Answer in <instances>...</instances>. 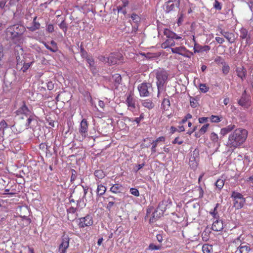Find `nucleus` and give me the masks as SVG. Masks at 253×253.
Instances as JSON below:
<instances>
[{
  "mask_svg": "<svg viewBox=\"0 0 253 253\" xmlns=\"http://www.w3.org/2000/svg\"><path fill=\"white\" fill-rule=\"evenodd\" d=\"M26 28L23 25L14 24L10 26L6 29V34L7 37L12 41L15 44L19 45L23 43L24 41L23 34Z\"/></svg>",
  "mask_w": 253,
  "mask_h": 253,
  "instance_id": "obj_1",
  "label": "nucleus"
},
{
  "mask_svg": "<svg viewBox=\"0 0 253 253\" xmlns=\"http://www.w3.org/2000/svg\"><path fill=\"white\" fill-rule=\"evenodd\" d=\"M248 134V131L245 129L241 128L236 129L229 135L228 145L231 147L240 146L246 141Z\"/></svg>",
  "mask_w": 253,
  "mask_h": 253,
  "instance_id": "obj_2",
  "label": "nucleus"
},
{
  "mask_svg": "<svg viewBox=\"0 0 253 253\" xmlns=\"http://www.w3.org/2000/svg\"><path fill=\"white\" fill-rule=\"evenodd\" d=\"M16 114L17 115H24L28 117L26 122L23 126L20 125L18 123L13 126V127H16L17 132L20 133L24 129L30 127L32 121L34 120V117L31 114V111L28 109L25 103L16 111Z\"/></svg>",
  "mask_w": 253,
  "mask_h": 253,
  "instance_id": "obj_3",
  "label": "nucleus"
},
{
  "mask_svg": "<svg viewBox=\"0 0 253 253\" xmlns=\"http://www.w3.org/2000/svg\"><path fill=\"white\" fill-rule=\"evenodd\" d=\"M155 74L157 79L156 84L158 88V97H159L160 90L163 89L164 84L168 80V73L164 69L159 68L156 71Z\"/></svg>",
  "mask_w": 253,
  "mask_h": 253,
  "instance_id": "obj_4",
  "label": "nucleus"
},
{
  "mask_svg": "<svg viewBox=\"0 0 253 253\" xmlns=\"http://www.w3.org/2000/svg\"><path fill=\"white\" fill-rule=\"evenodd\" d=\"M231 198L233 200V206L236 209H240L243 207L246 199L241 193L235 191H232Z\"/></svg>",
  "mask_w": 253,
  "mask_h": 253,
  "instance_id": "obj_5",
  "label": "nucleus"
},
{
  "mask_svg": "<svg viewBox=\"0 0 253 253\" xmlns=\"http://www.w3.org/2000/svg\"><path fill=\"white\" fill-rule=\"evenodd\" d=\"M88 124L85 119H83L80 124L79 128V136L78 140L83 141L88 136Z\"/></svg>",
  "mask_w": 253,
  "mask_h": 253,
  "instance_id": "obj_6",
  "label": "nucleus"
},
{
  "mask_svg": "<svg viewBox=\"0 0 253 253\" xmlns=\"http://www.w3.org/2000/svg\"><path fill=\"white\" fill-rule=\"evenodd\" d=\"M76 221L81 228L89 227L93 224L92 217L90 214H87L84 217L79 218Z\"/></svg>",
  "mask_w": 253,
  "mask_h": 253,
  "instance_id": "obj_7",
  "label": "nucleus"
},
{
  "mask_svg": "<svg viewBox=\"0 0 253 253\" xmlns=\"http://www.w3.org/2000/svg\"><path fill=\"white\" fill-rule=\"evenodd\" d=\"M123 56L120 53H111L107 58V63L109 64L114 65L117 63H122Z\"/></svg>",
  "mask_w": 253,
  "mask_h": 253,
  "instance_id": "obj_8",
  "label": "nucleus"
},
{
  "mask_svg": "<svg viewBox=\"0 0 253 253\" xmlns=\"http://www.w3.org/2000/svg\"><path fill=\"white\" fill-rule=\"evenodd\" d=\"M126 103L127 106V109L130 111L134 114L136 110V100L133 97L132 93H130L126 97Z\"/></svg>",
  "mask_w": 253,
  "mask_h": 253,
  "instance_id": "obj_9",
  "label": "nucleus"
},
{
  "mask_svg": "<svg viewBox=\"0 0 253 253\" xmlns=\"http://www.w3.org/2000/svg\"><path fill=\"white\" fill-rule=\"evenodd\" d=\"M152 85L150 83H143L138 86L140 96L141 97H146L149 96L148 89L151 87Z\"/></svg>",
  "mask_w": 253,
  "mask_h": 253,
  "instance_id": "obj_10",
  "label": "nucleus"
},
{
  "mask_svg": "<svg viewBox=\"0 0 253 253\" xmlns=\"http://www.w3.org/2000/svg\"><path fill=\"white\" fill-rule=\"evenodd\" d=\"M179 0H169L165 3L164 5L166 12L169 13L174 10L175 8L179 7Z\"/></svg>",
  "mask_w": 253,
  "mask_h": 253,
  "instance_id": "obj_11",
  "label": "nucleus"
},
{
  "mask_svg": "<svg viewBox=\"0 0 253 253\" xmlns=\"http://www.w3.org/2000/svg\"><path fill=\"white\" fill-rule=\"evenodd\" d=\"M70 238L66 234H64L62 237V242L59 247V253H66V250L69 247Z\"/></svg>",
  "mask_w": 253,
  "mask_h": 253,
  "instance_id": "obj_12",
  "label": "nucleus"
},
{
  "mask_svg": "<svg viewBox=\"0 0 253 253\" xmlns=\"http://www.w3.org/2000/svg\"><path fill=\"white\" fill-rule=\"evenodd\" d=\"M41 158H49L51 156V153L48 149L47 145L45 143H42L39 146Z\"/></svg>",
  "mask_w": 253,
  "mask_h": 253,
  "instance_id": "obj_13",
  "label": "nucleus"
},
{
  "mask_svg": "<svg viewBox=\"0 0 253 253\" xmlns=\"http://www.w3.org/2000/svg\"><path fill=\"white\" fill-rule=\"evenodd\" d=\"M17 64L16 69H19L23 65V63L25 61V54H24V51L23 49L21 48L19 52L18 53L16 57Z\"/></svg>",
  "mask_w": 253,
  "mask_h": 253,
  "instance_id": "obj_14",
  "label": "nucleus"
},
{
  "mask_svg": "<svg viewBox=\"0 0 253 253\" xmlns=\"http://www.w3.org/2000/svg\"><path fill=\"white\" fill-rule=\"evenodd\" d=\"M211 49V47L209 45H201L198 43H194V52L195 53H203L204 52H208Z\"/></svg>",
  "mask_w": 253,
  "mask_h": 253,
  "instance_id": "obj_15",
  "label": "nucleus"
},
{
  "mask_svg": "<svg viewBox=\"0 0 253 253\" xmlns=\"http://www.w3.org/2000/svg\"><path fill=\"white\" fill-rule=\"evenodd\" d=\"M219 32L221 35L224 37L230 43H233L234 42L235 36L232 33L225 31L222 29H219Z\"/></svg>",
  "mask_w": 253,
  "mask_h": 253,
  "instance_id": "obj_16",
  "label": "nucleus"
},
{
  "mask_svg": "<svg viewBox=\"0 0 253 253\" xmlns=\"http://www.w3.org/2000/svg\"><path fill=\"white\" fill-rule=\"evenodd\" d=\"M237 76L240 78L242 81H243L247 76V70L243 66L239 67L236 70Z\"/></svg>",
  "mask_w": 253,
  "mask_h": 253,
  "instance_id": "obj_17",
  "label": "nucleus"
},
{
  "mask_svg": "<svg viewBox=\"0 0 253 253\" xmlns=\"http://www.w3.org/2000/svg\"><path fill=\"white\" fill-rule=\"evenodd\" d=\"M164 202H162L160 203L158 206V208L157 209H155L154 211H153V213L152 214V216L150 218V222L151 223H154L156 219H157L160 216L161 213L159 212L158 213V209H160L161 205H163Z\"/></svg>",
  "mask_w": 253,
  "mask_h": 253,
  "instance_id": "obj_18",
  "label": "nucleus"
},
{
  "mask_svg": "<svg viewBox=\"0 0 253 253\" xmlns=\"http://www.w3.org/2000/svg\"><path fill=\"white\" fill-rule=\"evenodd\" d=\"M212 229L215 231H220L223 229V223L221 220L218 219L213 221Z\"/></svg>",
  "mask_w": 253,
  "mask_h": 253,
  "instance_id": "obj_19",
  "label": "nucleus"
},
{
  "mask_svg": "<svg viewBox=\"0 0 253 253\" xmlns=\"http://www.w3.org/2000/svg\"><path fill=\"white\" fill-rule=\"evenodd\" d=\"M171 50L173 53L178 54L184 56V53L188 51L186 48L184 46L171 48Z\"/></svg>",
  "mask_w": 253,
  "mask_h": 253,
  "instance_id": "obj_20",
  "label": "nucleus"
},
{
  "mask_svg": "<svg viewBox=\"0 0 253 253\" xmlns=\"http://www.w3.org/2000/svg\"><path fill=\"white\" fill-rule=\"evenodd\" d=\"M240 37L242 39H246L247 43L250 41L251 35L246 28H242L240 30Z\"/></svg>",
  "mask_w": 253,
  "mask_h": 253,
  "instance_id": "obj_21",
  "label": "nucleus"
},
{
  "mask_svg": "<svg viewBox=\"0 0 253 253\" xmlns=\"http://www.w3.org/2000/svg\"><path fill=\"white\" fill-rule=\"evenodd\" d=\"M123 187L121 184H113L110 189V191L115 194L122 193L123 190Z\"/></svg>",
  "mask_w": 253,
  "mask_h": 253,
  "instance_id": "obj_22",
  "label": "nucleus"
},
{
  "mask_svg": "<svg viewBox=\"0 0 253 253\" xmlns=\"http://www.w3.org/2000/svg\"><path fill=\"white\" fill-rule=\"evenodd\" d=\"M97 188L96 193L97 196H101L103 195L106 191V187L103 184L100 183V181L97 182Z\"/></svg>",
  "mask_w": 253,
  "mask_h": 253,
  "instance_id": "obj_23",
  "label": "nucleus"
},
{
  "mask_svg": "<svg viewBox=\"0 0 253 253\" xmlns=\"http://www.w3.org/2000/svg\"><path fill=\"white\" fill-rule=\"evenodd\" d=\"M142 105L148 109V110H151L153 109L155 107V104L153 102L152 100L150 99H147L142 100Z\"/></svg>",
  "mask_w": 253,
  "mask_h": 253,
  "instance_id": "obj_24",
  "label": "nucleus"
},
{
  "mask_svg": "<svg viewBox=\"0 0 253 253\" xmlns=\"http://www.w3.org/2000/svg\"><path fill=\"white\" fill-rule=\"evenodd\" d=\"M175 45V42L173 39H167L161 44V47L163 48L166 49Z\"/></svg>",
  "mask_w": 253,
  "mask_h": 253,
  "instance_id": "obj_25",
  "label": "nucleus"
},
{
  "mask_svg": "<svg viewBox=\"0 0 253 253\" xmlns=\"http://www.w3.org/2000/svg\"><path fill=\"white\" fill-rule=\"evenodd\" d=\"M166 138L165 136L159 137L156 140H153V145L151 147V151L153 152H156V148L158 144L160 142L164 143L165 141Z\"/></svg>",
  "mask_w": 253,
  "mask_h": 253,
  "instance_id": "obj_26",
  "label": "nucleus"
},
{
  "mask_svg": "<svg viewBox=\"0 0 253 253\" xmlns=\"http://www.w3.org/2000/svg\"><path fill=\"white\" fill-rule=\"evenodd\" d=\"M37 17L36 16L34 18L33 21V25L32 26L27 27V28L31 32L35 31L40 28L41 24L39 22L36 21Z\"/></svg>",
  "mask_w": 253,
  "mask_h": 253,
  "instance_id": "obj_27",
  "label": "nucleus"
},
{
  "mask_svg": "<svg viewBox=\"0 0 253 253\" xmlns=\"http://www.w3.org/2000/svg\"><path fill=\"white\" fill-rule=\"evenodd\" d=\"M235 128L234 125H230L227 126L226 127L222 128L221 129L220 133L222 135H225L233 130Z\"/></svg>",
  "mask_w": 253,
  "mask_h": 253,
  "instance_id": "obj_28",
  "label": "nucleus"
},
{
  "mask_svg": "<svg viewBox=\"0 0 253 253\" xmlns=\"http://www.w3.org/2000/svg\"><path fill=\"white\" fill-rule=\"evenodd\" d=\"M170 107V101L168 98H164L161 104V108L164 111H168Z\"/></svg>",
  "mask_w": 253,
  "mask_h": 253,
  "instance_id": "obj_29",
  "label": "nucleus"
},
{
  "mask_svg": "<svg viewBox=\"0 0 253 253\" xmlns=\"http://www.w3.org/2000/svg\"><path fill=\"white\" fill-rule=\"evenodd\" d=\"M238 250L240 253H248L250 250V247L247 245H241Z\"/></svg>",
  "mask_w": 253,
  "mask_h": 253,
  "instance_id": "obj_30",
  "label": "nucleus"
},
{
  "mask_svg": "<svg viewBox=\"0 0 253 253\" xmlns=\"http://www.w3.org/2000/svg\"><path fill=\"white\" fill-rule=\"evenodd\" d=\"M34 63V61H32L30 62L25 63V61L23 63V65L20 66L19 69L20 70L22 71L23 72H26V71L30 68V67Z\"/></svg>",
  "mask_w": 253,
  "mask_h": 253,
  "instance_id": "obj_31",
  "label": "nucleus"
},
{
  "mask_svg": "<svg viewBox=\"0 0 253 253\" xmlns=\"http://www.w3.org/2000/svg\"><path fill=\"white\" fill-rule=\"evenodd\" d=\"M94 174L96 179H101L103 178L105 174L102 170L98 169L94 171Z\"/></svg>",
  "mask_w": 253,
  "mask_h": 253,
  "instance_id": "obj_32",
  "label": "nucleus"
},
{
  "mask_svg": "<svg viewBox=\"0 0 253 253\" xmlns=\"http://www.w3.org/2000/svg\"><path fill=\"white\" fill-rule=\"evenodd\" d=\"M142 146L145 147H149L151 145L152 146L153 145V140L151 138L147 137L144 140V142L142 143Z\"/></svg>",
  "mask_w": 253,
  "mask_h": 253,
  "instance_id": "obj_33",
  "label": "nucleus"
},
{
  "mask_svg": "<svg viewBox=\"0 0 253 253\" xmlns=\"http://www.w3.org/2000/svg\"><path fill=\"white\" fill-rule=\"evenodd\" d=\"M174 33L168 29H165L164 31V34L168 39H173Z\"/></svg>",
  "mask_w": 253,
  "mask_h": 253,
  "instance_id": "obj_34",
  "label": "nucleus"
},
{
  "mask_svg": "<svg viewBox=\"0 0 253 253\" xmlns=\"http://www.w3.org/2000/svg\"><path fill=\"white\" fill-rule=\"evenodd\" d=\"M190 105L193 108H196L199 105V102L196 97H190Z\"/></svg>",
  "mask_w": 253,
  "mask_h": 253,
  "instance_id": "obj_35",
  "label": "nucleus"
},
{
  "mask_svg": "<svg viewBox=\"0 0 253 253\" xmlns=\"http://www.w3.org/2000/svg\"><path fill=\"white\" fill-rule=\"evenodd\" d=\"M215 185L217 188L219 190H221L224 185V180L220 178L216 180Z\"/></svg>",
  "mask_w": 253,
  "mask_h": 253,
  "instance_id": "obj_36",
  "label": "nucleus"
},
{
  "mask_svg": "<svg viewBox=\"0 0 253 253\" xmlns=\"http://www.w3.org/2000/svg\"><path fill=\"white\" fill-rule=\"evenodd\" d=\"M129 2L127 0H122V4L121 5L117 6L118 12L121 11L123 9L128 5Z\"/></svg>",
  "mask_w": 253,
  "mask_h": 253,
  "instance_id": "obj_37",
  "label": "nucleus"
},
{
  "mask_svg": "<svg viewBox=\"0 0 253 253\" xmlns=\"http://www.w3.org/2000/svg\"><path fill=\"white\" fill-rule=\"evenodd\" d=\"M218 206V204H217L215 207L214 208L212 211H210V214L213 216L214 220H217L219 219V215H218L217 211V208Z\"/></svg>",
  "mask_w": 253,
  "mask_h": 253,
  "instance_id": "obj_38",
  "label": "nucleus"
},
{
  "mask_svg": "<svg viewBox=\"0 0 253 253\" xmlns=\"http://www.w3.org/2000/svg\"><path fill=\"white\" fill-rule=\"evenodd\" d=\"M189 165L192 169H195L197 167L198 162L196 159H189Z\"/></svg>",
  "mask_w": 253,
  "mask_h": 253,
  "instance_id": "obj_39",
  "label": "nucleus"
},
{
  "mask_svg": "<svg viewBox=\"0 0 253 253\" xmlns=\"http://www.w3.org/2000/svg\"><path fill=\"white\" fill-rule=\"evenodd\" d=\"M200 91L203 93L207 92L209 90V87L205 84H201L199 85Z\"/></svg>",
  "mask_w": 253,
  "mask_h": 253,
  "instance_id": "obj_40",
  "label": "nucleus"
},
{
  "mask_svg": "<svg viewBox=\"0 0 253 253\" xmlns=\"http://www.w3.org/2000/svg\"><path fill=\"white\" fill-rule=\"evenodd\" d=\"M230 71V67L226 63L222 65V72L224 75H227L229 73Z\"/></svg>",
  "mask_w": 253,
  "mask_h": 253,
  "instance_id": "obj_41",
  "label": "nucleus"
},
{
  "mask_svg": "<svg viewBox=\"0 0 253 253\" xmlns=\"http://www.w3.org/2000/svg\"><path fill=\"white\" fill-rule=\"evenodd\" d=\"M221 118L218 116L211 115L210 119L212 123H219L221 121Z\"/></svg>",
  "mask_w": 253,
  "mask_h": 253,
  "instance_id": "obj_42",
  "label": "nucleus"
},
{
  "mask_svg": "<svg viewBox=\"0 0 253 253\" xmlns=\"http://www.w3.org/2000/svg\"><path fill=\"white\" fill-rule=\"evenodd\" d=\"M211 249V247L208 245H204L202 247V250L204 253H210Z\"/></svg>",
  "mask_w": 253,
  "mask_h": 253,
  "instance_id": "obj_43",
  "label": "nucleus"
},
{
  "mask_svg": "<svg viewBox=\"0 0 253 253\" xmlns=\"http://www.w3.org/2000/svg\"><path fill=\"white\" fill-rule=\"evenodd\" d=\"M215 62L218 65H223L225 63L224 60L220 56H217L214 59Z\"/></svg>",
  "mask_w": 253,
  "mask_h": 253,
  "instance_id": "obj_44",
  "label": "nucleus"
},
{
  "mask_svg": "<svg viewBox=\"0 0 253 253\" xmlns=\"http://www.w3.org/2000/svg\"><path fill=\"white\" fill-rule=\"evenodd\" d=\"M209 124H207L202 126V127L200 129L199 132L201 134H204L208 130L209 127Z\"/></svg>",
  "mask_w": 253,
  "mask_h": 253,
  "instance_id": "obj_45",
  "label": "nucleus"
},
{
  "mask_svg": "<svg viewBox=\"0 0 253 253\" xmlns=\"http://www.w3.org/2000/svg\"><path fill=\"white\" fill-rule=\"evenodd\" d=\"M210 138L211 140L214 143L217 142L218 141V136L217 134L214 132H212L211 134Z\"/></svg>",
  "mask_w": 253,
  "mask_h": 253,
  "instance_id": "obj_46",
  "label": "nucleus"
},
{
  "mask_svg": "<svg viewBox=\"0 0 253 253\" xmlns=\"http://www.w3.org/2000/svg\"><path fill=\"white\" fill-rule=\"evenodd\" d=\"M59 26L60 29L63 30L64 33H66L67 31V26L66 23L65 22V20H63L59 25Z\"/></svg>",
  "mask_w": 253,
  "mask_h": 253,
  "instance_id": "obj_47",
  "label": "nucleus"
},
{
  "mask_svg": "<svg viewBox=\"0 0 253 253\" xmlns=\"http://www.w3.org/2000/svg\"><path fill=\"white\" fill-rule=\"evenodd\" d=\"M129 192L132 195L136 197H138L139 196V192L138 190L136 188H131L130 189Z\"/></svg>",
  "mask_w": 253,
  "mask_h": 253,
  "instance_id": "obj_48",
  "label": "nucleus"
},
{
  "mask_svg": "<svg viewBox=\"0 0 253 253\" xmlns=\"http://www.w3.org/2000/svg\"><path fill=\"white\" fill-rule=\"evenodd\" d=\"M131 18L133 21L135 23H138L140 21L139 16L135 13L132 14Z\"/></svg>",
  "mask_w": 253,
  "mask_h": 253,
  "instance_id": "obj_49",
  "label": "nucleus"
},
{
  "mask_svg": "<svg viewBox=\"0 0 253 253\" xmlns=\"http://www.w3.org/2000/svg\"><path fill=\"white\" fill-rule=\"evenodd\" d=\"M18 3V2L17 0H9L7 6L8 7V8H10L11 7L16 6Z\"/></svg>",
  "mask_w": 253,
  "mask_h": 253,
  "instance_id": "obj_50",
  "label": "nucleus"
},
{
  "mask_svg": "<svg viewBox=\"0 0 253 253\" xmlns=\"http://www.w3.org/2000/svg\"><path fill=\"white\" fill-rule=\"evenodd\" d=\"M183 143V140L182 139H181L179 137H176L172 141V144H178V145H181Z\"/></svg>",
  "mask_w": 253,
  "mask_h": 253,
  "instance_id": "obj_51",
  "label": "nucleus"
},
{
  "mask_svg": "<svg viewBox=\"0 0 253 253\" xmlns=\"http://www.w3.org/2000/svg\"><path fill=\"white\" fill-rule=\"evenodd\" d=\"M213 7L217 10H220L222 8V6L220 2L215 0L213 4Z\"/></svg>",
  "mask_w": 253,
  "mask_h": 253,
  "instance_id": "obj_52",
  "label": "nucleus"
},
{
  "mask_svg": "<svg viewBox=\"0 0 253 253\" xmlns=\"http://www.w3.org/2000/svg\"><path fill=\"white\" fill-rule=\"evenodd\" d=\"M144 165L145 164L144 163L140 164L135 165L133 169V171L135 172H137L139 169H142L144 166Z\"/></svg>",
  "mask_w": 253,
  "mask_h": 253,
  "instance_id": "obj_53",
  "label": "nucleus"
},
{
  "mask_svg": "<svg viewBox=\"0 0 253 253\" xmlns=\"http://www.w3.org/2000/svg\"><path fill=\"white\" fill-rule=\"evenodd\" d=\"M7 127V124L4 120H2L0 122V130L4 129L5 128H6Z\"/></svg>",
  "mask_w": 253,
  "mask_h": 253,
  "instance_id": "obj_54",
  "label": "nucleus"
},
{
  "mask_svg": "<svg viewBox=\"0 0 253 253\" xmlns=\"http://www.w3.org/2000/svg\"><path fill=\"white\" fill-rule=\"evenodd\" d=\"M160 248V246H156L154 244H150L149 246V249L150 250H159Z\"/></svg>",
  "mask_w": 253,
  "mask_h": 253,
  "instance_id": "obj_55",
  "label": "nucleus"
},
{
  "mask_svg": "<svg viewBox=\"0 0 253 253\" xmlns=\"http://www.w3.org/2000/svg\"><path fill=\"white\" fill-rule=\"evenodd\" d=\"M46 30L48 33H51L54 31V27L52 24H48L47 25Z\"/></svg>",
  "mask_w": 253,
  "mask_h": 253,
  "instance_id": "obj_56",
  "label": "nucleus"
},
{
  "mask_svg": "<svg viewBox=\"0 0 253 253\" xmlns=\"http://www.w3.org/2000/svg\"><path fill=\"white\" fill-rule=\"evenodd\" d=\"M71 172H72V175L71 177V181L73 182L76 179L77 172L75 170H74L73 169H71Z\"/></svg>",
  "mask_w": 253,
  "mask_h": 253,
  "instance_id": "obj_57",
  "label": "nucleus"
},
{
  "mask_svg": "<svg viewBox=\"0 0 253 253\" xmlns=\"http://www.w3.org/2000/svg\"><path fill=\"white\" fill-rule=\"evenodd\" d=\"M86 61L89 64L90 67L93 66L94 65V60L92 57H87Z\"/></svg>",
  "mask_w": 253,
  "mask_h": 253,
  "instance_id": "obj_58",
  "label": "nucleus"
},
{
  "mask_svg": "<svg viewBox=\"0 0 253 253\" xmlns=\"http://www.w3.org/2000/svg\"><path fill=\"white\" fill-rule=\"evenodd\" d=\"M77 210V209L76 208H74L73 207H71L70 208L67 209V212L68 213L73 214V213H75L76 212Z\"/></svg>",
  "mask_w": 253,
  "mask_h": 253,
  "instance_id": "obj_59",
  "label": "nucleus"
},
{
  "mask_svg": "<svg viewBox=\"0 0 253 253\" xmlns=\"http://www.w3.org/2000/svg\"><path fill=\"white\" fill-rule=\"evenodd\" d=\"M50 44L52 45V48L55 50V52H57L58 50V48L56 42L52 40L51 41Z\"/></svg>",
  "mask_w": 253,
  "mask_h": 253,
  "instance_id": "obj_60",
  "label": "nucleus"
},
{
  "mask_svg": "<svg viewBox=\"0 0 253 253\" xmlns=\"http://www.w3.org/2000/svg\"><path fill=\"white\" fill-rule=\"evenodd\" d=\"M197 191L199 192V198H202L203 197L204 195V191L203 189L201 187H198L197 188Z\"/></svg>",
  "mask_w": 253,
  "mask_h": 253,
  "instance_id": "obj_61",
  "label": "nucleus"
},
{
  "mask_svg": "<svg viewBox=\"0 0 253 253\" xmlns=\"http://www.w3.org/2000/svg\"><path fill=\"white\" fill-rule=\"evenodd\" d=\"M208 121V117H201L199 118V122L200 124L206 123Z\"/></svg>",
  "mask_w": 253,
  "mask_h": 253,
  "instance_id": "obj_62",
  "label": "nucleus"
},
{
  "mask_svg": "<svg viewBox=\"0 0 253 253\" xmlns=\"http://www.w3.org/2000/svg\"><path fill=\"white\" fill-rule=\"evenodd\" d=\"M199 151L197 149H195L193 152V158H196L199 157Z\"/></svg>",
  "mask_w": 253,
  "mask_h": 253,
  "instance_id": "obj_63",
  "label": "nucleus"
},
{
  "mask_svg": "<svg viewBox=\"0 0 253 253\" xmlns=\"http://www.w3.org/2000/svg\"><path fill=\"white\" fill-rule=\"evenodd\" d=\"M215 39V41L219 44H222L224 42V40L222 38L217 37Z\"/></svg>",
  "mask_w": 253,
  "mask_h": 253,
  "instance_id": "obj_64",
  "label": "nucleus"
}]
</instances>
